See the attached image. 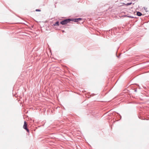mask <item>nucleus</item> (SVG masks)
Returning <instances> with one entry per match:
<instances>
[{
    "instance_id": "1a4fd4ad",
    "label": "nucleus",
    "mask_w": 149,
    "mask_h": 149,
    "mask_svg": "<svg viewBox=\"0 0 149 149\" xmlns=\"http://www.w3.org/2000/svg\"><path fill=\"white\" fill-rule=\"evenodd\" d=\"M131 4V3H128V5H130V4Z\"/></svg>"
},
{
    "instance_id": "20e7f679",
    "label": "nucleus",
    "mask_w": 149,
    "mask_h": 149,
    "mask_svg": "<svg viewBox=\"0 0 149 149\" xmlns=\"http://www.w3.org/2000/svg\"><path fill=\"white\" fill-rule=\"evenodd\" d=\"M137 15L138 16H141L142 15V14L141 12H137Z\"/></svg>"
},
{
    "instance_id": "0eeeda50",
    "label": "nucleus",
    "mask_w": 149,
    "mask_h": 149,
    "mask_svg": "<svg viewBox=\"0 0 149 149\" xmlns=\"http://www.w3.org/2000/svg\"><path fill=\"white\" fill-rule=\"evenodd\" d=\"M128 17H130V18H134V17H132V16H128Z\"/></svg>"
},
{
    "instance_id": "7ed1b4c3",
    "label": "nucleus",
    "mask_w": 149,
    "mask_h": 149,
    "mask_svg": "<svg viewBox=\"0 0 149 149\" xmlns=\"http://www.w3.org/2000/svg\"><path fill=\"white\" fill-rule=\"evenodd\" d=\"M82 19L81 18H78L73 19L72 21H73L75 22H78L79 21L81 20Z\"/></svg>"
},
{
    "instance_id": "6e6552de",
    "label": "nucleus",
    "mask_w": 149,
    "mask_h": 149,
    "mask_svg": "<svg viewBox=\"0 0 149 149\" xmlns=\"http://www.w3.org/2000/svg\"><path fill=\"white\" fill-rule=\"evenodd\" d=\"M36 11H40V10L39 9H36Z\"/></svg>"
},
{
    "instance_id": "39448f33",
    "label": "nucleus",
    "mask_w": 149,
    "mask_h": 149,
    "mask_svg": "<svg viewBox=\"0 0 149 149\" xmlns=\"http://www.w3.org/2000/svg\"><path fill=\"white\" fill-rule=\"evenodd\" d=\"M59 22H56L55 24H54L55 26H58L59 25Z\"/></svg>"
},
{
    "instance_id": "f257e3e1",
    "label": "nucleus",
    "mask_w": 149,
    "mask_h": 149,
    "mask_svg": "<svg viewBox=\"0 0 149 149\" xmlns=\"http://www.w3.org/2000/svg\"><path fill=\"white\" fill-rule=\"evenodd\" d=\"M72 20L70 19H66L61 21V24L62 25L66 24Z\"/></svg>"
},
{
    "instance_id": "f03ea898",
    "label": "nucleus",
    "mask_w": 149,
    "mask_h": 149,
    "mask_svg": "<svg viewBox=\"0 0 149 149\" xmlns=\"http://www.w3.org/2000/svg\"><path fill=\"white\" fill-rule=\"evenodd\" d=\"M27 124L26 122L25 121L24 123V125L23 126V128L26 130L27 132H29V129L27 128Z\"/></svg>"
},
{
    "instance_id": "423d86ee",
    "label": "nucleus",
    "mask_w": 149,
    "mask_h": 149,
    "mask_svg": "<svg viewBox=\"0 0 149 149\" xmlns=\"http://www.w3.org/2000/svg\"><path fill=\"white\" fill-rule=\"evenodd\" d=\"M144 9H145V10H146V12H147V8H146V7H144Z\"/></svg>"
}]
</instances>
